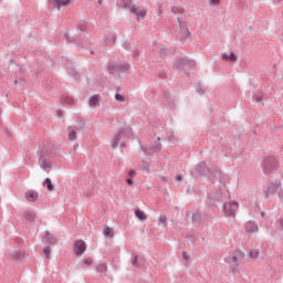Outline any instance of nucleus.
Returning <instances> with one entry per match:
<instances>
[{"mask_svg": "<svg viewBox=\"0 0 283 283\" xmlns=\"http://www.w3.org/2000/svg\"><path fill=\"white\" fill-rule=\"evenodd\" d=\"M197 93H198V94H205V90L199 86V87L197 88Z\"/></svg>", "mask_w": 283, "mask_h": 283, "instance_id": "nucleus-51", "label": "nucleus"}, {"mask_svg": "<svg viewBox=\"0 0 283 283\" xmlns=\"http://www.w3.org/2000/svg\"><path fill=\"white\" fill-rule=\"evenodd\" d=\"M182 258L186 262H189V256L187 255L186 251L182 252Z\"/></svg>", "mask_w": 283, "mask_h": 283, "instance_id": "nucleus-47", "label": "nucleus"}, {"mask_svg": "<svg viewBox=\"0 0 283 283\" xmlns=\"http://www.w3.org/2000/svg\"><path fill=\"white\" fill-rule=\"evenodd\" d=\"M174 67L185 71L186 67H196V60H189L187 57H178L174 62Z\"/></svg>", "mask_w": 283, "mask_h": 283, "instance_id": "nucleus-3", "label": "nucleus"}, {"mask_svg": "<svg viewBox=\"0 0 283 283\" xmlns=\"http://www.w3.org/2000/svg\"><path fill=\"white\" fill-rule=\"evenodd\" d=\"M209 220V214L202 212H195L192 213V224L200 227L202 222H207Z\"/></svg>", "mask_w": 283, "mask_h": 283, "instance_id": "nucleus-8", "label": "nucleus"}, {"mask_svg": "<svg viewBox=\"0 0 283 283\" xmlns=\"http://www.w3.org/2000/svg\"><path fill=\"white\" fill-rule=\"evenodd\" d=\"M69 74L75 80L80 77L78 71L74 66L69 67Z\"/></svg>", "mask_w": 283, "mask_h": 283, "instance_id": "nucleus-28", "label": "nucleus"}, {"mask_svg": "<svg viewBox=\"0 0 283 283\" xmlns=\"http://www.w3.org/2000/svg\"><path fill=\"white\" fill-rule=\"evenodd\" d=\"M115 101H118L119 103H125V97L120 95V93H116Z\"/></svg>", "mask_w": 283, "mask_h": 283, "instance_id": "nucleus-40", "label": "nucleus"}, {"mask_svg": "<svg viewBox=\"0 0 283 283\" xmlns=\"http://www.w3.org/2000/svg\"><path fill=\"white\" fill-rule=\"evenodd\" d=\"M120 147H126V144L125 143H120Z\"/></svg>", "mask_w": 283, "mask_h": 283, "instance_id": "nucleus-63", "label": "nucleus"}, {"mask_svg": "<svg viewBox=\"0 0 283 283\" xmlns=\"http://www.w3.org/2000/svg\"><path fill=\"white\" fill-rule=\"evenodd\" d=\"M132 266L134 269H143L145 266V256L133 254Z\"/></svg>", "mask_w": 283, "mask_h": 283, "instance_id": "nucleus-10", "label": "nucleus"}, {"mask_svg": "<svg viewBox=\"0 0 283 283\" xmlns=\"http://www.w3.org/2000/svg\"><path fill=\"white\" fill-rule=\"evenodd\" d=\"M222 60L230 61L231 63H235V61H238V55L233 52H231L230 54L223 53Z\"/></svg>", "mask_w": 283, "mask_h": 283, "instance_id": "nucleus-22", "label": "nucleus"}, {"mask_svg": "<svg viewBox=\"0 0 283 283\" xmlns=\"http://www.w3.org/2000/svg\"><path fill=\"white\" fill-rule=\"evenodd\" d=\"M280 200H283V192H279Z\"/></svg>", "mask_w": 283, "mask_h": 283, "instance_id": "nucleus-58", "label": "nucleus"}, {"mask_svg": "<svg viewBox=\"0 0 283 283\" xmlns=\"http://www.w3.org/2000/svg\"><path fill=\"white\" fill-rule=\"evenodd\" d=\"M126 182H127V185H134V179L128 178V179H126Z\"/></svg>", "mask_w": 283, "mask_h": 283, "instance_id": "nucleus-52", "label": "nucleus"}, {"mask_svg": "<svg viewBox=\"0 0 283 283\" xmlns=\"http://www.w3.org/2000/svg\"><path fill=\"white\" fill-rule=\"evenodd\" d=\"M83 127H85V123L80 122L78 126L76 127V129H83Z\"/></svg>", "mask_w": 283, "mask_h": 283, "instance_id": "nucleus-50", "label": "nucleus"}, {"mask_svg": "<svg viewBox=\"0 0 283 283\" xmlns=\"http://www.w3.org/2000/svg\"><path fill=\"white\" fill-rule=\"evenodd\" d=\"M129 138L132 136V127H126L124 129H120L118 134L115 135L112 143V149H116L118 147V143H120V139L123 138Z\"/></svg>", "mask_w": 283, "mask_h": 283, "instance_id": "nucleus-4", "label": "nucleus"}, {"mask_svg": "<svg viewBox=\"0 0 283 283\" xmlns=\"http://www.w3.org/2000/svg\"><path fill=\"white\" fill-rule=\"evenodd\" d=\"M123 48H124V50H132V44L126 41L123 43Z\"/></svg>", "mask_w": 283, "mask_h": 283, "instance_id": "nucleus-45", "label": "nucleus"}, {"mask_svg": "<svg viewBox=\"0 0 283 283\" xmlns=\"http://www.w3.org/2000/svg\"><path fill=\"white\" fill-rule=\"evenodd\" d=\"M49 3L56 10H61V8H67V6L72 4V0H49Z\"/></svg>", "mask_w": 283, "mask_h": 283, "instance_id": "nucleus-11", "label": "nucleus"}, {"mask_svg": "<svg viewBox=\"0 0 283 283\" xmlns=\"http://www.w3.org/2000/svg\"><path fill=\"white\" fill-rule=\"evenodd\" d=\"M51 251H52V248H50V245L44 247L43 253H44L46 260H49V258L51 255Z\"/></svg>", "mask_w": 283, "mask_h": 283, "instance_id": "nucleus-36", "label": "nucleus"}, {"mask_svg": "<svg viewBox=\"0 0 283 283\" xmlns=\"http://www.w3.org/2000/svg\"><path fill=\"white\" fill-rule=\"evenodd\" d=\"M159 222L164 224V227H167V217L163 216L159 218Z\"/></svg>", "mask_w": 283, "mask_h": 283, "instance_id": "nucleus-44", "label": "nucleus"}, {"mask_svg": "<svg viewBox=\"0 0 283 283\" xmlns=\"http://www.w3.org/2000/svg\"><path fill=\"white\" fill-rule=\"evenodd\" d=\"M161 182H167V177H160Z\"/></svg>", "mask_w": 283, "mask_h": 283, "instance_id": "nucleus-57", "label": "nucleus"}, {"mask_svg": "<svg viewBox=\"0 0 283 283\" xmlns=\"http://www.w3.org/2000/svg\"><path fill=\"white\" fill-rule=\"evenodd\" d=\"M159 14H163V7H159Z\"/></svg>", "mask_w": 283, "mask_h": 283, "instance_id": "nucleus-60", "label": "nucleus"}, {"mask_svg": "<svg viewBox=\"0 0 283 283\" xmlns=\"http://www.w3.org/2000/svg\"><path fill=\"white\" fill-rule=\"evenodd\" d=\"M76 138V130H71L69 133V140H74Z\"/></svg>", "mask_w": 283, "mask_h": 283, "instance_id": "nucleus-42", "label": "nucleus"}, {"mask_svg": "<svg viewBox=\"0 0 283 283\" xmlns=\"http://www.w3.org/2000/svg\"><path fill=\"white\" fill-rule=\"evenodd\" d=\"M77 30H80V32H85L87 30V23L82 22L77 24Z\"/></svg>", "mask_w": 283, "mask_h": 283, "instance_id": "nucleus-39", "label": "nucleus"}, {"mask_svg": "<svg viewBox=\"0 0 283 283\" xmlns=\"http://www.w3.org/2000/svg\"><path fill=\"white\" fill-rule=\"evenodd\" d=\"M164 98L168 103L169 109H176V102H174V98L171 97V93L164 92Z\"/></svg>", "mask_w": 283, "mask_h": 283, "instance_id": "nucleus-17", "label": "nucleus"}, {"mask_svg": "<svg viewBox=\"0 0 283 283\" xmlns=\"http://www.w3.org/2000/svg\"><path fill=\"white\" fill-rule=\"evenodd\" d=\"M101 98L98 95H93L88 98V105L90 107H96V105H98Z\"/></svg>", "mask_w": 283, "mask_h": 283, "instance_id": "nucleus-23", "label": "nucleus"}, {"mask_svg": "<svg viewBox=\"0 0 283 283\" xmlns=\"http://www.w3.org/2000/svg\"><path fill=\"white\" fill-rule=\"evenodd\" d=\"M23 217L28 222H34V220H36V214L32 210H25Z\"/></svg>", "mask_w": 283, "mask_h": 283, "instance_id": "nucleus-20", "label": "nucleus"}, {"mask_svg": "<svg viewBox=\"0 0 283 283\" xmlns=\"http://www.w3.org/2000/svg\"><path fill=\"white\" fill-rule=\"evenodd\" d=\"M59 116H63V112L59 111L57 112Z\"/></svg>", "mask_w": 283, "mask_h": 283, "instance_id": "nucleus-62", "label": "nucleus"}, {"mask_svg": "<svg viewBox=\"0 0 283 283\" xmlns=\"http://www.w3.org/2000/svg\"><path fill=\"white\" fill-rule=\"evenodd\" d=\"M209 174V179L211 182H216L214 180H218L219 182H224L226 175L218 169V167H207V164L205 161L199 163L195 169V176H207Z\"/></svg>", "mask_w": 283, "mask_h": 283, "instance_id": "nucleus-1", "label": "nucleus"}, {"mask_svg": "<svg viewBox=\"0 0 283 283\" xmlns=\"http://www.w3.org/2000/svg\"><path fill=\"white\" fill-rule=\"evenodd\" d=\"M44 238H45L48 244H52L53 247L55 244H59V239H56V237L48 230L45 231V237Z\"/></svg>", "mask_w": 283, "mask_h": 283, "instance_id": "nucleus-16", "label": "nucleus"}, {"mask_svg": "<svg viewBox=\"0 0 283 283\" xmlns=\"http://www.w3.org/2000/svg\"><path fill=\"white\" fill-rule=\"evenodd\" d=\"M209 205L216 206L218 202H222V190L208 193Z\"/></svg>", "mask_w": 283, "mask_h": 283, "instance_id": "nucleus-9", "label": "nucleus"}, {"mask_svg": "<svg viewBox=\"0 0 283 283\" xmlns=\"http://www.w3.org/2000/svg\"><path fill=\"white\" fill-rule=\"evenodd\" d=\"M135 216L136 218H138V220H140L142 222H145V220H147V214H145V211L140 210V209H136L135 210Z\"/></svg>", "mask_w": 283, "mask_h": 283, "instance_id": "nucleus-24", "label": "nucleus"}, {"mask_svg": "<svg viewBox=\"0 0 283 283\" xmlns=\"http://www.w3.org/2000/svg\"><path fill=\"white\" fill-rule=\"evenodd\" d=\"M149 167H150L149 159H143L142 169H144V171L149 174Z\"/></svg>", "mask_w": 283, "mask_h": 283, "instance_id": "nucleus-31", "label": "nucleus"}, {"mask_svg": "<svg viewBox=\"0 0 283 283\" xmlns=\"http://www.w3.org/2000/svg\"><path fill=\"white\" fill-rule=\"evenodd\" d=\"M128 176H136V170H129Z\"/></svg>", "mask_w": 283, "mask_h": 283, "instance_id": "nucleus-54", "label": "nucleus"}, {"mask_svg": "<svg viewBox=\"0 0 283 283\" xmlns=\"http://www.w3.org/2000/svg\"><path fill=\"white\" fill-rule=\"evenodd\" d=\"M169 54H171V50H169V49H160L159 50L160 59H166V56H169Z\"/></svg>", "mask_w": 283, "mask_h": 283, "instance_id": "nucleus-30", "label": "nucleus"}, {"mask_svg": "<svg viewBox=\"0 0 283 283\" xmlns=\"http://www.w3.org/2000/svg\"><path fill=\"white\" fill-rule=\"evenodd\" d=\"M43 185H46L48 191H54V185H52V179L50 178L44 179Z\"/></svg>", "mask_w": 283, "mask_h": 283, "instance_id": "nucleus-29", "label": "nucleus"}, {"mask_svg": "<svg viewBox=\"0 0 283 283\" xmlns=\"http://www.w3.org/2000/svg\"><path fill=\"white\" fill-rule=\"evenodd\" d=\"M171 12L178 14V12H180V9H178L177 7H171Z\"/></svg>", "mask_w": 283, "mask_h": 283, "instance_id": "nucleus-46", "label": "nucleus"}, {"mask_svg": "<svg viewBox=\"0 0 283 283\" xmlns=\"http://www.w3.org/2000/svg\"><path fill=\"white\" fill-rule=\"evenodd\" d=\"M260 214H261V218H264V211H261Z\"/></svg>", "mask_w": 283, "mask_h": 283, "instance_id": "nucleus-61", "label": "nucleus"}, {"mask_svg": "<svg viewBox=\"0 0 283 283\" xmlns=\"http://www.w3.org/2000/svg\"><path fill=\"white\" fill-rule=\"evenodd\" d=\"M129 67H130L129 63L116 64L117 72H128Z\"/></svg>", "mask_w": 283, "mask_h": 283, "instance_id": "nucleus-25", "label": "nucleus"}, {"mask_svg": "<svg viewBox=\"0 0 283 283\" xmlns=\"http://www.w3.org/2000/svg\"><path fill=\"white\" fill-rule=\"evenodd\" d=\"M130 12L137 17V19H145L147 17V11L146 10H138V8L133 4L130 7Z\"/></svg>", "mask_w": 283, "mask_h": 283, "instance_id": "nucleus-15", "label": "nucleus"}, {"mask_svg": "<svg viewBox=\"0 0 283 283\" xmlns=\"http://www.w3.org/2000/svg\"><path fill=\"white\" fill-rule=\"evenodd\" d=\"M96 271H97V273H105V271H107V265H105V263H99L96 266Z\"/></svg>", "mask_w": 283, "mask_h": 283, "instance_id": "nucleus-34", "label": "nucleus"}, {"mask_svg": "<svg viewBox=\"0 0 283 283\" xmlns=\"http://www.w3.org/2000/svg\"><path fill=\"white\" fill-rule=\"evenodd\" d=\"M238 202L228 201L223 203V212L227 218H235V211H238Z\"/></svg>", "mask_w": 283, "mask_h": 283, "instance_id": "nucleus-6", "label": "nucleus"}, {"mask_svg": "<svg viewBox=\"0 0 283 283\" xmlns=\"http://www.w3.org/2000/svg\"><path fill=\"white\" fill-rule=\"evenodd\" d=\"M212 6H218L220 3V0H211Z\"/></svg>", "mask_w": 283, "mask_h": 283, "instance_id": "nucleus-53", "label": "nucleus"}, {"mask_svg": "<svg viewBox=\"0 0 283 283\" xmlns=\"http://www.w3.org/2000/svg\"><path fill=\"white\" fill-rule=\"evenodd\" d=\"M273 3H275V6H280V3H282V0H273Z\"/></svg>", "mask_w": 283, "mask_h": 283, "instance_id": "nucleus-56", "label": "nucleus"}, {"mask_svg": "<svg viewBox=\"0 0 283 283\" xmlns=\"http://www.w3.org/2000/svg\"><path fill=\"white\" fill-rule=\"evenodd\" d=\"M132 3H134L133 0H122L123 8H132Z\"/></svg>", "mask_w": 283, "mask_h": 283, "instance_id": "nucleus-37", "label": "nucleus"}, {"mask_svg": "<svg viewBox=\"0 0 283 283\" xmlns=\"http://www.w3.org/2000/svg\"><path fill=\"white\" fill-rule=\"evenodd\" d=\"M64 38L69 43H75L76 45H81V40L78 38H75L73 40L70 39V35L67 33L64 34Z\"/></svg>", "mask_w": 283, "mask_h": 283, "instance_id": "nucleus-32", "label": "nucleus"}, {"mask_svg": "<svg viewBox=\"0 0 283 283\" xmlns=\"http://www.w3.org/2000/svg\"><path fill=\"white\" fill-rule=\"evenodd\" d=\"M280 189H282V184H280V182L270 185L268 187V189L265 190V198H269V196L271 193H277V191H280Z\"/></svg>", "mask_w": 283, "mask_h": 283, "instance_id": "nucleus-13", "label": "nucleus"}, {"mask_svg": "<svg viewBox=\"0 0 283 283\" xmlns=\"http://www.w3.org/2000/svg\"><path fill=\"white\" fill-rule=\"evenodd\" d=\"M13 85H19V81L15 80V81L13 82Z\"/></svg>", "mask_w": 283, "mask_h": 283, "instance_id": "nucleus-59", "label": "nucleus"}, {"mask_svg": "<svg viewBox=\"0 0 283 283\" xmlns=\"http://www.w3.org/2000/svg\"><path fill=\"white\" fill-rule=\"evenodd\" d=\"M254 98H255L256 103H262V96L255 95Z\"/></svg>", "mask_w": 283, "mask_h": 283, "instance_id": "nucleus-49", "label": "nucleus"}, {"mask_svg": "<svg viewBox=\"0 0 283 283\" xmlns=\"http://www.w3.org/2000/svg\"><path fill=\"white\" fill-rule=\"evenodd\" d=\"M9 258L14 261L23 260V258H25V253L21 251L11 252Z\"/></svg>", "mask_w": 283, "mask_h": 283, "instance_id": "nucleus-21", "label": "nucleus"}, {"mask_svg": "<svg viewBox=\"0 0 283 283\" xmlns=\"http://www.w3.org/2000/svg\"><path fill=\"white\" fill-rule=\"evenodd\" d=\"M104 235H105L106 238H114V231L112 230V228L106 227V228L104 229Z\"/></svg>", "mask_w": 283, "mask_h": 283, "instance_id": "nucleus-33", "label": "nucleus"}, {"mask_svg": "<svg viewBox=\"0 0 283 283\" xmlns=\"http://www.w3.org/2000/svg\"><path fill=\"white\" fill-rule=\"evenodd\" d=\"M63 103H66L67 105H74V98L71 96H63L62 97Z\"/></svg>", "mask_w": 283, "mask_h": 283, "instance_id": "nucleus-35", "label": "nucleus"}, {"mask_svg": "<svg viewBox=\"0 0 283 283\" xmlns=\"http://www.w3.org/2000/svg\"><path fill=\"white\" fill-rule=\"evenodd\" d=\"M39 165L40 167H42V169H44L45 171H50L48 169H50L52 167V161L48 160V158H44L43 156L39 158Z\"/></svg>", "mask_w": 283, "mask_h": 283, "instance_id": "nucleus-18", "label": "nucleus"}, {"mask_svg": "<svg viewBox=\"0 0 283 283\" xmlns=\"http://www.w3.org/2000/svg\"><path fill=\"white\" fill-rule=\"evenodd\" d=\"M97 3H98V6H101V3H103V0H98Z\"/></svg>", "mask_w": 283, "mask_h": 283, "instance_id": "nucleus-64", "label": "nucleus"}, {"mask_svg": "<svg viewBox=\"0 0 283 283\" xmlns=\"http://www.w3.org/2000/svg\"><path fill=\"white\" fill-rule=\"evenodd\" d=\"M178 23L180 29V41H187V39H191V31H189V22L181 21V19L178 18Z\"/></svg>", "mask_w": 283, "mask_h": 283, "instance_id": "nucleus-5", "label": "nucleus"}, {"mask_svg": "<svg viewBox=\"0 0 283 283\" xmlns=\"http://www.w3.org/2000/svg\"><path fill=\"white\" fill-rule=\"evenodd\" d=\"M248 231H250V233H254V231H258V226L250 228Z\"/></svg>", "mask_w": 283, "mask_h": 283, "instance_id": "nucleus-48", "label": "nucleus"}, {"mask_svg": "<svg viewBox=\"0 0 283 283\" xmlns=\"http://www.w3.org/2000/svg\"><path fill=\"white\" fill-rule=\"evenodd\" d=\"M140 149L142 151H144V154H146V156H151V154H154L155 151H160L161 149V145L160 143L151 145L148 148H145V146L140 145Z\"/></svg>", "mask_w": 283, "mask_h": 283, "instance_id": "nucleus-12", "label": "nucleus"}, {"mask_svg": "<svg viewBox=\"0 0 283 283\" xmlns=\"http://www.w3.org/2000/svg\"><path fill=\"white\" fill-rule=\"evenodd\" d=\"M25 199L28 202H36L39 200V192L36 190H28L25 192Z\"/></svg>", "mask_w": 283, "mask_h": 283, "instance_id": "nucleus-14", "label": "nucleus"}, {"mask_svg": "<svg viewBox=\"0 0 283 283\" xmlns=\"http://www.w3.org/2000/svg\"><path fill=\"white\" fill-rule=\"evenodd\" d=\"M158 78H161V80L167 78V72H165V71H159V72H158Z\"/></svg>", "mask_w": 283, "mask_h": 283, "instance_id": "nucleus-43", "label": "nucleus"}, {"mask_svg": "<svg viewBox=\"0 0 283 283\" xmlns=\"http://www.w3.org/2000/svg\"><path fill=\"white\" fill-rule=\"evenodd\" d=\"M249 258L251 260H258V258H260V250L258 249H253L249 252Z\"/></svg>", "mask_w": 283, "mask_h": 283, "instance_id": "nucleus-26", "label": "nucleus"}, {"mask_svg": "<svg viewBox=\"0 0 283 283\" xmlns=\"http://www.w3.org/2000/svg\"><path fill=\"white\" fill-rule=\"evenodd\" d=\"M261 167L265 176H271L273 171H277V169H280V160L273 156H268L262 160Z\"/></svg>", "mask_w": 283, "mask_h": 283, "instance_id": "nucleus-2", "label": "nucleus"}, {"mask_svg": "<svg viewBox=\"0 0 283 283\" xmlns=\"http://www.w3.org/2000/svg\"><path fill=\"white\" fill-rule=\"evenodd\" d=\"M107 72H108V74H114V72H118L116 70V64H108Z\"/></svg>", "mask_w": 283, "mask_h": 283, "instance_id": "nucleus-38", "label": "nucleus"}, {"mask_svg": "<svg viewBox=\"0 0 283 283\" xmlns=\"http://www.w3.org/2000/svg\"><path fill=\"white\" fill-rule=\"evenodd\" d=\"M242 258V252L240 251H234L232 253V263H233V266H240V259Z\"/></svg>", "mask_w": 283, "mask_h": 283, "instance_id": "nucleus-19", "label": "nucleus"}, {"mask_svg": "<svg viewBox=\"0 0 283 283\" xmlns=\"http://www.w3.org/2000/svg\"><path fill=\"white\" fill-rule=\"evenodd\" d=\"M176 180H177L178 182H180V180H182L181 175H177V176H176Z\"/></svg>", "mask_w": 283, "mask_h": 283, "instance_id": "nucleus-55", "label": "nucleus"}, {"mask_svg": "<svg viewBox=\"0 0 283 283\" xmlns=\"http://www.w3.org/2000/svg\"><path fill=\"white\" fill-rule=\"evenodd\" d=\"M83 262L86 266H92L94 264V260H92V258L84 259Z\"/></svg>", "mask_w": 283, "mask_h": 283, "instance_id": "nucleus-41", "label": "nucleus"}, {"mask_svg": "<svg viewBox=\"0 0 283 283\" xmlns=\"http://www.w3.org/2000/svg\"><path fill=\"white\" fill-rule=\"evenodd\" d=\"M73 251L75 255L81 256L87 251V244L83 240H76L74 242Z\"/></svg>", "mask_w": 283, "mask_h": 283, "instance_id": "nucleus-7", "label": "nucleus"}, {"mask_svg": "<svg viewBox=\"0 0 283 283\" xmlns=\"http://www.w3.org/2000/svg\"><path fill=\"white\" fill-rule=\"evenodd\" d=\"M50 154H52V149L51 148H48V147H44L41 151H40V158H46L50 156Z\"/></svg>", "mask_w": 283, "mask_h": 283, "instance_id": "nucleus-27", "label": "nucleus"}]
</instances>
